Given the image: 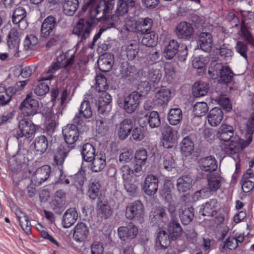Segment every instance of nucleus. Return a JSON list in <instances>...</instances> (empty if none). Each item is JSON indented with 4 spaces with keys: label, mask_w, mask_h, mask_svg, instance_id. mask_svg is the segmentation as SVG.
<instances>
[{
    "label": "nucleus",
    "mask_w": 254,
    "mask_h": 254,
    "mask_svg": "<svg viewBox=\"0 0 254 254\" xmlns=\"http://www.w3.org/2000/svg\"><path fill=\"white\" fill-rule=\"evenodd\" d=\"M233 136L234 129L233 127L226 124H222L221 125L218 130L217 136L220 140L225 142V144L221 147L222 151H224V149L226 145L233 144L235 146L237 147V139L235 140H232L231 142H229Z\"/></svg>",
    "instance_id": "6e6552de"
},
{
    "label": "nucleus",
    "mask_w": 254,
    "mask_h": 254,
    "mask_svg": "<svg viewBox=\"0 0 254 254\" xmlns=\"http://www.w3.org/2000/svg\"><path fill=\"white\" fill-rule=\"evenodd\" d=\"M79 6L78 0H64L63 4L64 13L68 16L73 15Z\"/></svg>",
    "instance_id": "e433bc0d"
},
{
    "label": "nucleus",
    "mask_w": 254,
    "mask_h": 254,
    "mask_svg": "<svg viewBox=\"0 0 254 254\" xmlns=\"http://www.w3.org/2000/svg\"><path fill=\"white\" fill-rule=\"evenodd\" d=\"M78 218V213L75 208H69L66 210L63 217L62 224L64 228H69L75 223Z\"/></svg>",
    "instance_id": "393cba45"
},
{
    "label": "nucleus",
    "mask_w": 254,
    "mask_h": 254,
    "mask_svg": "<svg viewBox=\"0 0 254 254\" xmlns=\"http://www.w3.org/2000/svg\"><path fill=\"white\" fill-rule=\"evenodd\" d=\"M89 234L88 227L84 223H78L74 228L73 239L78 243L84 242Z\"/></svg>",
    "instance_id": "a211bd4d"
},
{
    "label": "nucleus",
    "mask_w": 254,
    "mask_h": 254,
    "mask_svg": "<svg viewBox=\"0 0 254 254\" xmlns=\"http://www.w3.org/2000/svg\"><path fill=\"white\" fill-rule=\"evenodd\" d=\"M91 164V170L93 172H99L101 171L106 166V156L105 154H96L92 161Z\"/></svg>",
    "instance_id": "72a5a7b5"
},
{
    "label": "nucleus",
    "mask_w": 254,
    "mask_h": 254,
    "mask_svg": "<svg viewBox=\"0 0 254 254\" xmlns=\"http://www.w3.org/2000/svg\"><path fill=\"white\" fill-rule=\"evenodd\" d=\"M218 104L224 109L229 111L232 109V105L228 98L220 96L217 99Z\"/></svg>",
    "instance_id": "0e129e2a"
},
{
    "label": "nucleus",
    "mask_w": 254,
    "mask_h": 254,
    "mask_svg": "<svg viewBox=\"0 0 254 254\" xmlns=\"http://www.w3.org/2000/svg\"><path fill=\"white\" fill-rule=\"evenodd\" d=\"M207 118L210 125L216 127L221 122L223 118V113L220 108H214L210 111Z\"/></svg>",
    "instance_id": "c85d7f7f"
},
{
    "label": "nucleus",
    "mask_w": 254,
    "mask_h": 254,
    "mask_svg": "<svg viewBox=\"0 0 254 254\" xmlns=\"http://www.w3.org/2000/svg\"><path fill=\"white\" fill-rule=\"evenodd\" d=\"M239 148L233 144L226 145L224 149L225 155L230 156L235 161V173L240 169V159L239 155Z\"/></svg>",
    "instance_id": "b1692460"
},
{
    "label": "nucleus",
    "mask_w": 254,
    "mask_h": 254,
    "mask_svg": "<svg viewBox=\"0 0 254 254\" xmlns=\"http://www.w3.org/2000/svg\"><path fill=\"white\" fill-rule=\"evenodd\" d=\"M38 101L27 95L20 106V109L24 116H34L39 110Z\"/></svg>",
    "instance_id": "1a4fd4ad"
},
{
    "label": "nucleus",
    "mask_w": 254,
    "mask_h": 254,
    "mask_svg": "<svg viewBox=\"0 0 254 254\" xmlns=\"http://www.w3.org/2000/svg\"><path fill=\"white\" fill-rule=\"evenodd\" d=\"M141 95L138 92L134 91L123 99L119 98L117 102L121 106L123 105V109L128 114L133 113L139 105L141 101Z\"/></svg>",
    "instance_id": "20e7f679"
},
{
    "label": "nucleus",
    "mask_w": 254,
    "mask_h": 254,
    "mask_svg": "<svg viewBox=\"0 0 254 254\" xmlns=\"http://www.w3.org/2000/svg\"><path fill=\"white\" fill-rule=\"evenodd\" d=\"M135 159L137 163L145 164L147 158V154L146 150L144 149L136 150L135 153Z\"/></svg>",
    "instance_id": "052dcab7"
},
{
    "label": "nucleus",
    "mask_w": 254,
    "mask_h": 254,
    "mask_svg": "<svg viewBox=\"0 0 254 254\" xmlns=\"http://www.w3.org/2000/svg\"><path fill=\"white\" fill-rule=\"evenodd\" d=\"M48 140L47 137L44 135L36 136L33 140L31 147L36 155H41L48 149Z\"/></svg>",
    "instance_id": "2eb2a0df"
},
{
    "label": "nucleus",
    "mask_w": 254,
    "mask_h": 254,
    "mask_svg": "<svg viewBox=\"0 0 254 254\" xmlns=\"http://www.w3.org/2000/svg\"><path fill=\"white\" fill-rule=\"evenodd\" d=\"M16 214L18 219L19 224L21 228L26 234L28 235L30 234L31 225L28 217L23 214L20 211H17L16 213Z\"/></svg>",
    "instance_id": "c03bdc74"
},
{
    "label": "nucleus",
    "mask_w": 254,
    "mask_h": 254,
    "mask_svg": "<svg viewBox=\"0 0 254 254\" xmlns=\"http://www.w3.org/2000/svg\"><path fill=\"white\" fill-rule=\"evenodd\" d=\"M175 32L179 38L190 39L193 34L194 29L190 23L183 21L178 24Z\"/></svg>",
    "instance_id": "4468645a"
},
{
    "label": "nucleus",
    "mask_w": 254,
    "mask_h": 254,
    "mask_svg": "<svg viewBox=\"0 0 254 254\" xmlns=\"http://www.w3.org/2000/svg\"><path fill=\"white\" fill-rule=\"evenodd\" d=\"M134 179L124 181V188L129 196L134 197L137 194V186Z\"/></svg>",
    "instance_id": "de8ad7c7"
},
{
    "label": "nucleus",
    "mask_w": 254,
    "mask_h": 254,
    "mask_svg": "<svg viewBox=\"0 0 254 254\" xmlns=\"http://www.w3.org/2000/svg\"><path fill=\"white\" fill-rule=\"evenodd\" d=\"M69 151L64 145H60L55 151L54 161L57 165H61L63 164L65 158L67 155Z\"/></svg>",
    "instance_id": "79ce46f5"
},
{
    "label": "nucleus",
    "mask_w": 254,
    "mask_h": 254,
    "mask_svg": "<svg viewBox=\"0 0 254 254\" xmlns=\"http://www.w3.org/2000/svg\"><path fill=\"white\" fill-rule=\"evenodd\" d=\"M20 32L16 29L12 28L9 31L7 44L11 55L15 57H19Z\"/></svg>",
    "instance_id": "9d476101"
},
{
    "label": "nucleus",
    "mask_w": 254,
    "mask_h": 254,
    "mask_svg": "<svg viewBox=\"0 0 254 254\" xmlns=\"http://www.w3.org/2000/svg\"><path fill=\"white\" fill-rule=\"evenodd\" d=\"M38 43V38L34 35H27L23 42L24 48L25 50H34Z\"/></svg>",
    "instance_id": "603ef678"
},
{
    "label": "nucleus",
    "mask_w": 254,
    "mask_h": 254,
    "mask_svg": "<svg viewBox=\"0 0 254 254\" xmlns=\"http://www.w3.org/2000/svg\"><path fill=\"white\" fill-rule=\"evenodd\" d=\"M113 63L111 58H108L104 55L100 57L97 62L99 69L103 72L109 71L112 68Z\"/></svg>",
    "instance_id": "49530a36"
},
{
    "label": "nucleus",
    "mask_w": 254,
    "mask_h": 254,
    "mask_svg": "<svg viewBox=\"0 0 254 254\" xmlns=\"http://www.w3.org/2000/svg\"><path fill=\"white\" fill-rule=\"evenodd\" d=\"M114 5V0H102L97 4L95 3V0H89L87 3L83 5L82 10L85 11L88 9L89 15L92 19H96L98 21H101L104 18H108V15L113 9Z\"/></svg>",
    "instance_id": "f257e3e1"
},
{
    "label": "nucleus",
    "mask_w": 254,
    "mask_h": 254,
    "mask_svg": "<svg viewBox=\"0 0 254 254\" xmlns=\"http://www.w3.org/2000/svg\"><path fill=\"white\" fill-rule=\"evenodd\" d=\"M192 179L189 175H184L177 180V187L179 192H186L191 187Z\"/></svg>",
    "instance_id": "473e14b6"
},
{
    "label": "nucleus",
    "mask_w": 254,
    "mask_h": 254,
    "mask_svg": "<svg viewBox=\"0 0 254 254\" xmlns=\"http://www.w3.org/2000/svg\"><path fill=\"white\" fill-rule=\"evenodd\" d=\"M240 33L244 39L252 46L254 45V40L252 37L250 32L244 24H242L240 30Z\"/></svg>",
    "instance_id": "13d9d810"
},
{
    "label": "nucleus",
    "mask_w": 254,
    "mask_h": 254,
    "mask_svg": "<svg viewBox=\"0 0 254 254\" xmlns=\"http://www.w3.org/2000/svg\"><path fill=\"white\" fill-rule=\"evenodd\" d=\"M152 20L148 17L139 18L134 20L133 18L127 19L124 26L128 31L137 32L140 34L149 32L152 26Z\"/></svg>",
    "instance_id": "f03ea898"
},
{
    "label": "nucleus",
    "mask_w": 254,
    "mask_h": 254,
    "mask_svg": "<svg viewBox=\"0 0 254 254\" xmlns=\"http://www.w3.org/2000/svg\"><path fill=\"white\" fill-rule=\"evenodd\" d=\"M56 25V19L53 16L46 18L41 25V35L42 37L47 38L53 32Z\"/></svg>",
    "instance_id": "412c9836"
},
{
    "label": "nucleus",
    "mask_w": 254,
    "mask_h": 254,
    "mask_svg": "<svg viewBox=\"0 0 254 254\" xmlns=\"http://www.w3.org/2000/svg\"><path fill=\"white\" fill-rule=\"evenodd\" d=\"M91 29L92 24L89 21L82 18L79 19L73 29V33L81 38L80 41L77 44V46H83V41L89 37Z\"/></svg>",
    "instance_id": "423d86ee"
},
{
    "label": "nucleus",
    "mask_w": 254,
    "mask_h": 254,
    "mask_svg": "<svg viewBox=\"0 0 254 254\" xmlns=\"http://www.w3.org/2000/svg\"><path fill=\"white\" fill-rule=\"evenodd\" d=\"M192 64L196 69H202L205 66L206 60L203 56L195 57L192 60Z\"/></svg>",
    "instance_id": "69168bd1"
},
{
    "label": "nucleus",
    "mask_w": 254,
    "mask_h": 254,
    "mask_svg": "<svg viewBox=\"0 0 254 254\" xmlns=\"http://www.w3.org/2000/svg\"><path fill=\"white\" fill-rule=\"evenodd\" d=\"M236 51L244 59H247L248 46L243 41H238L235 46Z\"/></svg>",
    "instance_id": "bf43d9fd"
},
{
    "label": "nucleus",
    "mask_w": 254,
    "mask_h": 254,
    "mask_svg": "<svg viewBox=\"0 0 254 254\" xmlns=\"http://www.w3.org/2000/svg\"><path fill=\"white\" fill-rule=\"evenodd\" d=\"M208 110L207 103L204 102H197L193 108V112L196 117H202L206 114Z\"/></svg>",
    "instance_id": "864d4df0"
},
{
    "label": "nucleus",
    "mask_w": 254,
    "mask_h": 254,
    "mask_svg": "<svg viewBox=\"0 0 254 254\" xmlns=\"http://www.w3.org/2000/svg\"><path fill=\"white\" fill-rule=\"evenodd\" d=\"M26 11L25 9L22 7H18L15 9L13 11L12 21L13 23L17 24L23 22V19L26 16Z\"/></svg>",
    "instance_id": "6e6d98bb"
},
{
    "label": "nucleus",
    "mask_w": 254,
    "mask_h": 254,
    "mask_svg": "<svg viewBox=\"0 0 254 254\" xmlns=\"http://www.w3.org/2000/svg\"><path fill=\"white\" fill-rule=\"evenodd\" d=\"M159 180L153 175H149L145 178L142 186V190L148 195H153L157 191Z\"/></svg>",
    "instance_id": "ddd939ff"
},
{
    "label": "nucleus",
    "mask_w": 254,
    "mask_h": 254,
    "mask_svg": "<svg viewBox=\"0 0 254 254\" xmlns=\"http://www.w3.org/2000/svg\"><path fill=\"white\" fill-rule=\"evenodd\" d=\"M67 54H64L63 53H61L59 56L57 57L56 61H54L49 66L48 69L47 71V73L51 74L48 76L45 77H42L41 78V81H47L50 80L54 77L53 74L56 73L58 70H59L62 66V63L67 58Z\"/></svg>",
    "instance_id": "6ab92c4d"
},
{
    "label": "nucleus",
    "mask_w": 254,
    "mask_h": 254,
    "mask_svg": "<svg viewBox=\"0 0 254 254\" xmlns=\"http://www.w3.org/2000/svg\"><path fill=\"white\" fill-rule=\"evenodd\" d=\"M165 75L164 80L168 83H171L175 75L174 64L171 62H167L164 64Z\"/></svg>",
    "instance_id": "09e8293b"
},
{
    "label": "nucleus",
    "mask_w": 254,
    "mask_h": 254,
    "mask_svg": "<svg viewBox=\"0 0 254 254\" xmlns=\"http://www.w3.org/2000/svg\"><path fill=\"white\" fill-rule=\"evenodd\" d=\"M198 44L203 51L207 52L210 51L213 44L211 34L209 32H201L199 36Z\"/></svg>",
    "instance_id": "bb28decb"
},
{
    "label": "nucleus",
    "mask_w": 254,
    "mask_h": 254,
    "mask_svg": "<svg viewBox=\"0 0 254 254\" xmlns=\"http://www.w3.org/2000/svg\"><path fill=\"white\" fill-rule=\"evenodd\" d=\"M173 188V186L171 181L169 180H165L161 193L162 197L168 203V211L172 216L174 215V213L176 211V206L171 194L172 189Z\"/></svg>",
    "instance_id": "f8f14e48"
},
{
    "label": "nucleus",
    "mask_w": 254,
    "mask_h": 254,
    "mask_svg": "<svg viewBox=\"0 0 254 254\" xmlns=\"http://www.w3.org/2000/svg\"><path fill=\"white\" fill-rule=\"evenodd\" d=\"M96 84L95 87L98 92L106 91L108 88L106 78L101 74L97 75L95 77Z\"/></svg>",
    "instance_id": "5fc2aeb1"
},
{
    "label": "nucleus",
    "mask_w": 254,
    "mask_h": 254,
    "mask_svg": "<svg viewBox=\"0 0 254 254\" xmlns=\"http://www.w3.org/2000/svg\"><path fill=\"white\" fill-rule=\"evenodd\" d=\"M36 130V126L31 121L22 119L18 123V128L14 133V136L17 138L25 137L26 138L31 137Z\"/></svg>",
    "instance_id": "0eeeda50"
},
{
    "label": "nucleus",
    "mask_w": 254,
    "mask_h": 254,
    "mask_svg": "<svg viewBox=\"0 0 254 254\" xmlns=\"http://www.w3.org/2000/svg\"><path fill=\"white\" fill-rule=\"evenodd\" d=\"M91 254H103L104 248L103 245L98 242H94L90 246Z\"/></svg>",
    "instance_id": "774afa93"
},
{
    "label": "nucleus",
    "mask_w": 254,
    "mask_h": 254,
    "mask_svg": "<svg viewBox=\"0 0 254 254\" xmlns=\"http://www.w3.org/2000/svg\"><path fill=\"white\" fill-rule=\"evenodd\" d=\"M81 155L83 160L86 162H91L96 156L95 149L90 143H85L82 146Z\"/></svg>",
    "instance_id": "4c0bfd02"
},
{
    "label": "nucleus",
    "mask_w": 254,
    "mask_h": 254,
    "mask_svg": "<svg viewBox=\"0 0 254 254\" xmlns=\"http://www.w3.org/2000/svg\"><path fill=\"white\" fill-rule=\"evenodd\" d=\"M168 237L169 239L175 240L180 237L183 233V229L180 223L172 219L168 225Z\"/></svg>",
    "instance_id": "a878e982"
},
{
    "label": "nucleus",
    "mask_w": 254,
    "mask_h": 254,
    "mask_svg": "<svg viewBox=\"0 0 254 254\" xmlns=\"http://www.w3.org/2000/svg\"><path fill=\"white\" fill-rule=\"evenodd\" d=\"M118 236L120 239L125 241L126 239H134L138 234V228L132 223L126 227H120L118 229Z\"/></svg>",
    "instance_id": "aec40b11"
},
{
    "label": "nucleus",
    "mask_w": 254,
    "mask_h": 254,
    "mask_svg": "<svg viewBox=\"0 0 254 254\" xmlns=\"http://www.w3.org/2000/svg\"><path fill=\"white\" fill-rule=\"evenodd\" d=\"M148 123L151 128L157 127L159 126V114L156 111H152L150 113Z\"/></svg>",
    "instance_id": "e2e57ef3"
},
{
    "label": "nucleus",
    "mask_w": 254,
    "mask_h": 254,
    "mask_svg": "<svg viewBox=\"0 0 254 254\" xmlns=\"http://www.w3.org/2000/svg\"><path fill=\"white\" fill-rule=\"evenodd\" d=\"M217 200L216 199H211L202 204V208L200 212L203 216H212L216 213Z\"/></svg>",
    "instance_id": "2f4dec72"
},
{
    "label": "nucleus",
    "mask_w": 254,
    "mask_h": 254,
    "mask_svg": "<svg viewBox=\"0 0 254 254\" xmlns=\"http://www.w3.org/2000/svg\"><path fill=\"white\" fill-rule=\"evenodd\" d=\"M132 128V122L130 119H125L120 125L118 136L121 139H126Z\"/></svg>",
    "instance_id": "c9c22d12"
},
{
    "label": "nucleus",
    "mask_w": 254,
    "mask_h": 254,
    "mask_svg": "<svg viewBox=\"0 0 254 254\" xmlns=\"http://www.w3.org/2000/svg\"><path fill=\"white\" fill-rule=\"evenodd\" d=\"M97 213L100 217L107 219L112 215V210L107 202H101L98 204Z\"/></svg>",
    "instance_id": "8fccbe9b"
},
{
    "label": "nucleus",
    "mask_w": 254,
    "mask_h": 254,
    "mask_svg": "<svg viewBox=\"0 0 254 254\" xmlns=\"http://www.w3.org/2000/svg\"><path fill=\"white\" fill-rule=\"evenodd\" d=\"M124 49L129 60H133L137 55L139 50L138 46L135 42L126 45Z\"/></svg>",
    "instance_id": "3c124183"
},
{
    "label": "nucleus",
    "mask_w": 254,
    "mask_h": 254,
    "mask_svg": "<svg viewBox=\"0 0 254 254\" xmlns=\"http://www.w3.org/2000/svg\"><path fill=\"white\" fill-rule=\"evenodd\" d=\"M199 167L204 172H211L215 171L217 168V161L213 156H209L200 159Z\"/></svg>",
    "instance_id": "5701e85b"
},
{
    "label": "nucleus",
    "mask_w": 254,
    "mask_h": 254,
    "mask_svg": "<svg viewBox=\"0 0 254 254\" xmlns=\"http://www.w3.org/2000/svg\"><path fill=\"white\" fill-rule=\"evenodd\" d=\"M100 192V185L97 183H92L89 187L88 193L89 197L95 199L98 197Z\"/></svg>",
    "instance_id": "680f3d73"
},
{
    "label": "nucleus",
    "mask_w": 254,
    "mask_h": 254,
    "mask_svg": "<svg viewBox=\"0 0 254 254\" xmlns=\"http://www.w3.org/2000/svg\"><path fill=\"white\" fill-rule=\"evenodd\" d=\"M63 133L66 143L73 144L78 138L79 132L74 124H68L63 128Z\"/></svg>",
    "instance_id": "f3484780"
},
{
    "label": "nucleus",
    "mask_w": 254,
    "mask_h": 254,
    "mask_svg": "<svg viewBox=\"0 0 254 254\" xmlns=\"http://www.w3.org/2000/svg\"><path fill=\"white\" fill-rule=\"evenodd\" d=\"M51 168L49 165H44L36 170L31 178V181L35 185H40L49 178Z\"/></svg>",
    "instance_id": "dca6fc26"
},
{
    "label": "nucleus",
    "mask_w": 254,
    "mask_h": 254,
    "mask_svg": "<svg viewBox=\"0 0 254 254\" xmlns=\"http://www.w3.org/2000/svg\"><path fill=\"white\" fill-rule=\"evenodd\" d=\"M242 189L243 191L245 192H249L251 191L253 188H254V182L250 181L249 179H246V178L243 177L242 180Z\"/></svg>",
    "instance_id": "338daca9"
},
{
    "label": "nucleus",
    "mask_w": 254,
    "mask_h": 254,
    "mask_svg": "<svg viewBox=\"0 0 254 254\" xmlns=\"http://www.w3.org/2000/svg\"><path fill=\"white\" fill-rule=\"evenodd\" d=\"M99 98L98 111L101 114H104L106 111H109L111 109L110 103L112 101L111 95L106 91L101 92Z\"/></svg>",
    "instance_id": "cd10ccee"
},
{
    "label": "nucleus",
    "mask_w": 254,
    "mask_h": 254,
    "mask_svg": "<svg viewBox=\"0 0 254 254\" xmlns=\"http://www.w3.org/2000/svg\"><path fill=\"white\" fill-rule=\"evenodd\" d=\"M65 193L62 190L56 191L54 198L51 202V206L53 210L61 208L64 204Z\"/></svg>",
    "instance_id": "58836bf2"
},
{
    "label": "nucleus",
    "mask_w": 254,
    "mask_h": 254,
    "mask_svg": "<svg viewBox=\"0 0 254 254\" xmlns=\"http://www.w3.org/2000/svg\"><path fill=\"white\" fill-rule=\"evenodd\" d=\"M144 215V208L141 201L136 200L127 205L125 216L127 219L139 220L142 219Z\"/></svg>",
    "instance_id": "39448f33"
},
{
    "label": "nucleus",
    "mask_w": 254,
    "mask_h": 254,
    "mask_svg": "<svg viewBox=\"0 0 254 254\" xmlns=\"http://www.w3.org/2000/svg\"><path fill=\"white\" fill-rule=\"evenodd\" d=\"M39 81L42 82L36 86L34 92L38 96H43L49 92V85L48 83L41 81V79Z\"/></svg>",
    "instance_id": "4d7b16f0"
},
{
    "label": "nucleus",
    "mask_w": 254,
    "mask_h": 254,
    "mask_svg": "<svg viewBox=\"0 0 254 254\" xmlns=\"http://www.w3.org/2000/svg\"><path fill=\"white\" fill-rule=\"evenodd\" d=\"M215 66L217 69H219L221 81L225 84L230 83L234 75L231 69L228 66H223L220 64H216Z\"/></svg>",
    "instance_id": "c756f323"
},
{
    "label": "nucleus",
    "mask_w": 254,
    "mask_h": 254,
    "mask_svg": "<svg viewBox=\"0 0 254 254\" xmlns=\"http://www.w3.org/2000/svg\"><path fill=\"white\" fill-rule=\"evenodd\" d=\"M183 118L182 110L178 108L171 109L168 114V120L172 125L179 124Z\"/></svg>",
    "instance_id": "a19ab883"
},
{
    "label": "nucleus",
    "mask_w": 254,
    "mask_h": 254,
    "mask_svg": "<svg viewBox=\"0 0 254 254\" xmlns=\"http://www.w3.org/2000/svg\"><path fill=\"white\" fill-rule=\"evenodd\" d=\"M209 193L211 191H216L221 185V176L218 173H212L207 176Z\"/></svg>",
    "instance_id": "7c9ffc66"
},
{
    "label": "nucleus",
    "mask_w": 254,
    "mask_h": 254,
    "mask_svg": "<svg viewBox=\"0 0 254 254\" xmlns=\"http://www.w3.org/2000/svg\"><path fill=\"white\" fill-rule=\"evenodd\" d=\"M92 115V112L89 102L84 100L81 103L79 112L76 114L73 119V123L77 125L82 126L84 124L83 118L89 119Z\"/></svg>",
    "instance_id": "9b49d317"
},
{
    "label": "nucleus",
    "mask_w": 254,
    "mask_h": 254,
    "mask_svg": "<svg viewBox=\"0 0 254 254\" xmlns=\"http://www.w3.org/2000/svg\"><path fill=\"white\" fill-rule=\"evenodd\" d=\"M181 61L186 59L188 50L186 46L180 47L178 42L175 40H170L164 51V56L167 59H172L177 53Z\"/></svg>",
    "instance_id": "7ed1b4c3"
},
{
    "label": "nucleus",
    "mask_w": 254,
    "mask_h": 254,
    "mask_svg": "<svg viewBox=\"0 0 254 254\" xmlns=\"http://www.w3.org/2000/svg\"><path fill=\"white\" fill-rule=\"evenodd\" d=\"M141 43L147 47H153L155 46L158 42V34L153 32H148L144 34Z\"/></svg>",
    "instance_id": "a18cd8bd"
},
{
    "label": "nucleus",
    "mask_w": 254,
    "mask_h": 254,
    "mask_svg": "<svg viewBox=\"0 0 254 254\" xmlns=\"http://www.w3.org/2000/svg\"><path fill=\"white\" fill-rule=\"evenodd\" d=\"M180 218L182 223L186 225L189 224L194 217V212L192 207L181 208L179 211Z\"/></svg>",
    "instance_id": "ea45409f"
},
{
    "label": "nucleus",
    "mask_w": 254,
    "mask_h": 254,
    "mask_svg": "<svg viewBox=\"0 0 254 254\" xmlns=\"http://www.w3.org/2000/svg\"><path fill=\"white\" fill-rule=\"evenodd\" d=\"M194 144L190 138L186 136L181 142V150L182 153L186 156L190 155L193 151Z\"/></svg>",
    "instance_id": "37998d69"
},
{
    "label": "nucleus",
    "mask_w": 254,
    "mask_h": 254,
    "mask_svg": "<svg viewBox=\"0 0 254 254\" xmlns=\"http://www.w3.org/2000/svg\"><path fill=\"white\" fill-rule=\"evenodd\" d=\"M209 89L208 83L203 81L195 82L192 86V93L194 96L199 97L205 96Z\"/></svg>",
    "instance_id": "f704fd0d"
},
{
    "label": "nucleus",
    "mask_w": 254,
    "mask_h": 254,
    "mask_svg": "<svg viewBox=\"0 0 254 254\" xmlns=\"http://www.w3.org/2000/svg\"><path fill=\"white\" fill-rule=\"evenodd\" d=\"M162 143L163 147L166 148H170L173 146V140L175 135L173 128L166 125L161 129Z\"/></svg>",
    "instance_id": "4be33fe9"
}]
</instances>
